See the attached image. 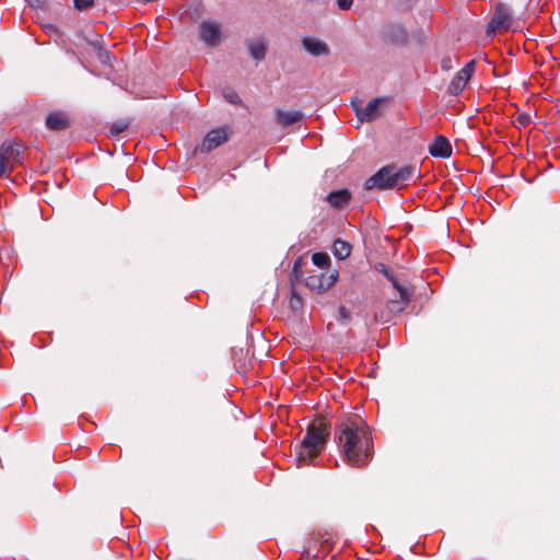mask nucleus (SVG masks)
<instances>
[{
  "label": "nucleus",
  "mask_w": 560,
  "mask_h": 560,
  "mask_svg": "<svg viewBox=\"0 0 560 560\" xmlns=\"http://www.w3.org/2000/svg\"><path fill=\"white\" fill-rule=\"evenodd\" d=\"M343 460L353 467H365L373 457V439L370 427L359 415L340 418L334 433Z\"/></svg>",
  "instance_id": "obj_1"
},
{
  "label": "nucleus",
  "mask_w": 560,
  "mask_h": 560,
  "mask_svg": "<svg viewBox=\"0 0 560 560\" xmlns=\"http://www.w3.org/2000/svg\"><path fill=\"white\" fill-rule=\"evenodd\" d=\"M417 173V167L412 165L399 168L394 165H387L364 182V189H401L416 179Z\"/></svg>",
  "instance_id": "obj_2"
},
{
  "label": "nucleus",
  "mask_w": 560,
  "mask_h": 560,
  "mask_svg": "<svg viewBox=\"0 0 560 560\" xmlns=\"http://www.w3.org/2000/svg\"><path fill=\"white\" fill-rule=\"evenodd\" d=\"M328 434V427L323 422L308 425L298 452L299 465L308 464L324 450Z\"/></svg>",
  "instance_id": "obj_3"
},
{
  "label": "nucleus",
  "mask_w": 560,
  "mask_h": 560,
  "mask_svg": "<svg viewBox=\"0 0 560 560\" xmlns=\"http://www.w3.org/2000/svg\"><path fill=\"white\" fill-rule=\"evenodd\" d=\"M376 270L383 273L389 281L393 282L394 288L399 294V300L394 299L388 301L385 308L381 310L378 313H375V320L380 319L383 323H388L394 314L401 313L408 305L410 301V293L396 281L386 265L378 264L376 266Z\"/></svg>",
  "instance_id": "obj_4"
},
{
  "label": "nucleus",
  "mask_w": 560,
  "mask_h": 560,
  "mask_svg": "<svg viewBox=\"0 0 560 560\" xmlns=\"http://www.w3.org/2000/svg\"><path fill=\"white\" fill-rule=\"evenodd\" d=\"M514 16L511 8L504 3H498L488 26V34L495 31H509L513 25Z\"/></svg>",
  "instance_id": "obj_5"
},
{
  "label": "nucleus",
  "mask_w": 560,
  "mask_h": 560,
  "mask_svg": "<svg viewBox=\"0 0 560 560\" xmlns=\"http://www.w3.org/2000/svg\"><path fill=\"white\" fill-rule=\"evenodd\" d=\"M476 70V61L470 60L468 63L465 65L464 68H462L452 79V81L448 84L447 92L448 94L453 96L459 95L464 89L466 88L467 83L471 79L472 74Z\"/></svg>",
  "instance_id": "obj_6"
},
{
  "label": "nucleus",
  "mask_w": 560,
  "mask_h": 560,
  "mask_svg": "<svg viewBox=\"0 0 560 560\" xmlns=\"http://www.w3.org/2000/svg\"><path fill=\"white\" fill-rule=\"evenodd\" d=\"M231 136L228 127H221L210 130L203 138L200 147L197 148L200 152H210L219 145L225 143Z\"/></svg>",
  "instance_id": "obj_7"
},
{
  "label": "nucleus",
  "mask_w": 560,
  "mask_h": 560,
  "mask_svg": "<svg viewBox=\"0 0 560 560\" xmlns=\"http://www.w3.org/2000/svg\"><path fill=\"white\" fill-rule=\"evenodd\" d=\"M20 147L18 144H3L0 149V176H8L19 162Z\"/></svg>",
  "instance_id": "obj_8"
},
{
  "label": "nucleus",
  "mask_w": 560,
  "mask_h": 560,
  "mask_svg": "<svg viewBox=\"0 0 560 560\" xmlns=\"http://www.w3.org/2000/svg\"><path fill=\"white\" fill-rule=\"evenodd\" d=\"M338 275L339 273L337 270H329L326 272H320L319 275H313L307 278L306 284L312 289L324 292L330 289L337 282Z\"/></svg>",
  "instance_id": "obj_9"
},
{
  "label": "nucleus",
  "mask_w": 560,
  "mask_h": 560,
  "mask_svg": "<svg viewBox=\"0 0 560 560\" xmlns=\"http://www.w3.org/2000/svg\"><path fill=\"white\" fill-rule=\"evenodd\" d=\"M200 38L208 46H215L221 40V26L214 21H205L200 25Z\"/></svg>",
  "instance_id": "obj_10"
},
{
  "label": "nucleus",
  "mask_w": 560,
  "mask_h": 560,
  "mask_svg": "<svg viewBox=\"0 0 560 560\" xmlns=\"http://www.w3.org/2000/svg\"><path fill=\"white\" fill-rule=\"evenodd\" d=\"M302 47L314 57L328 56L330 54L327 43L314 36L303 37Z\"/></svg>",
  "instance_id": "obj_11"
},
{
  "label": "nucleus",
  "mask_w": 560,
  "mask_h": 560,
  "mask_svg": "<svg viewBox=\"0 0 560 560\" xmlns=\"http://www.w3.org/2000/svg\"><path fill=\"white\" fill-rule=\"evenodd\" d=\"M429 152L434 158L446 159L452 154V145L444 136H436L429 144Z\"/></svg>",
  "instance_id": "obj_12"
},
{
  "label": "nucleus",
  "mask_w": 560,
  "mask_h": 560,
  "mask_svg": "<svg viewBox=\"0 0 560 560\" xmlns=\"http://www.w3.org/2000/svg\"><path fill=\"white\" fill-rule=\"evenodd\" d=\"M382 100L381 98H374L371 102L366 104L364 108H357V117L360 121H372L376 119L381 112H380V104Z\"/></svg>",
  "instance_id": "obj_13"
},
{
  "label": "nucleus",
  "mask_w": 560,
  "mask_h": 560,
  "mask_svg": "<svg viewBox=\"0 0 560 560\" xmlns=\"http://www.w3.org/2000/svg\"><path fill=\"white\" fill-rule=\"evenodd\" d=\"M303 118V113L300 110L284 112L276 109V120L282 127H289Z\"/></svg>",
  "instance_id": "obj_14"
},
{
  "label": "nucleus",
  "mask_w": 560,
  "mask_h": 560,
  "mask_svg": "<svg viewBox=\"0 0 560 560\" xmlns=\"http://www.w3.org/2000/svg\"><path fill=\"white\" fill-rule=\"evenodd\" d=\"M350 198L351 195L347 189L336 190L327 196L328 202L335 208H342L347 206L350 201Z\"/></svg>",
  "instance_id": "obj_15"
},
{
  "label": "nucleus",
  "mask_w": 560,
  "mask_h": 560,
  "mask_svg": "<svg viewBox=\"0 0 560 560\" xmlns=\"http://www.w3.org/2000/svg\"><path fill=\"white\" fill-rule=\"evenodd\" d=\"M247 47H248L250 56L255 60L261 61L265 58L267 46H266V42L264 39H260V38L252 39L248 42Z\"/></svg>",
  "instance_id": "obj_16"
},
{
  "label": "nucleus",
  "mask_w": 560,
  "mask_h": 560,
  "mask_svg": "<svg viewBox=\"0 0 560 560\" xmlns=\"http://www.w3.org/2000/svg\"><path fill=\"white\" fill-rule=\"evenodd\" d=\"M46 126L50 130H62L68 127V120L61 113H51L46 118Z\"/></svg>",
  "instance_id": "obj_17"
},
{
  "label": "nucleus",
  "mask_w": 560,
  "mask_h": 560,
  "mask_svg": "<svg viewBox=\"0 0 560 560\" xmlns=\"http://www.w3.org/2000/svg\"><path fill=\"white\" fill-rule=\"evenodd\" d=\"M332 253L338 259H346L351 254V245L340 238L336 240L332 245Z\"/></svg>",
  "instance_id": "obj_18"
},
{
  "label": "nucleus",
  "mask_w": 560,
  "mask_h": 560,
  "mask_svg": "<svg viewBox=\"0 0 560 560\" xmlns=\"http://www.w3.org/2000/svg\"><path fill=\"white\" fill-rule=\"evenodd\" d=\"M314 265L320 268H325L329 265L330 258L326 253H315L312 256Z\"/></svg>",
  "instance_id": "obj_19"
},
{
  "label": "nucleus",
  "mask_w": 560,
  "mask_h": 560,
  "mask_svg": "<svg viewBox=\"0 0 560 560\" xmlns=\"http://www.w3.org/2000/svg\"><path fill=\"white\" fill-rule=\"evenodd\" d=\"M128 125L124 121H116L110 126L109 133L110 136H118L126 131Z\"/></svg>",
  "instance_id": "obj_20"
},
{
  "label": "nucleus",
  "mask_w": 560,
  "mask_h": 560,
  "mask_svg": "<svg viewBox=\"0 0 560 560\" xmlns=\"http://www.w3.org/2000/svg\"><path fill=\"white\" fill-rule=\"evenodd\" d=\"M351 313L349 310H347L345 306H340L338 308V320L342 322L343 324L349 323L351 320Z\"/></svg>",
  "instance_id": "obj_21"
},
{
  "label": "nucleus",
  "mask_w": 560,
  "mask_h": 560,
  "mask_svg": "<svg viewBox=\"0 0 560 560\" xmlns=\"http://www.w3.org/2000/svg\"><path fill=\"white\" fill-rule=\"evenodd\" d=\"M74 7L82 11L89 9L93 4V0H73Z\"/></svg>",
  "instance_id": "obj_22"
},
{
  "label": "nucleus",
  "mask_w": 560,
  "mask_h": 560,
  "mask_svg": "<svg viewBox=\"0 0 560 560\" xmlns=\"http://www.w3.org/2000/svg\"><path fill=\"white\" fill-rule=\"evenodd\" d=\"M224 97L226 98L228 102H230L232 104H240L241 103L240 96L234 91L226 92L224 94Z\"/></svg>",
  "instance_id": "obj_23"
},
{
  "label": "nucleus",
  "mask_w": 560,
  "mask_h": 560,
  "mask_svg": "<svg viewBox=\"0 0 560 560\" xmlns=\"http://www.w3.org/2000/svg\"><path fill=\"white\" fill-rule=\"evenodd\" d=\"M340 10L347 11L352 7L353 0H336Z\"/></svg>",
  "instance_id": "obj_24"
},
{
  "label": "nucleus",
  "mask_w": 560,
  "mask_h": 560,
  "mask_svg": "<svg viewBox=\"0 0 560 560\" xmlns=\"http://www.w3.org/2000/svg\"><path fill=\"white\" fill-rule=\"evenodd\" d=\"M98 59L103 63H106L109 60V52L107 50L103 49L102 47H100L98 48Z\"/></svg>",
  "instance_id": "obj_25"
},
{
  "label": "nucleus",
  "mask_w": 560,
  "mask_h": 560,
  "mask_svg": "<svg viewBox=\"0 0 560 560\" xmlns=\"http://www.w3.org/2000/svg\"><path fill=\"white\" fill-rule=\"evenodd\" d=\"M450 68H451V59L450 58L443 59L442 60V69L448 70Z\"/></svg>",
  "instance_id": "obj_26"
},
{
  "label": "nucleus",
  "mask_w": 560,
  "mask_h": 560,
  "mask_svg": "<svg viewBox=\"0 0 560 560\" xmlns=\"http://www.w3.org/2000/svg\"><path fill=\"white\" fill-rule=\"evenodd\" d=\"M28 2H32V0H27Z\"/></svg>",
  "instance_id": "obj_27"
}]
</instances>
